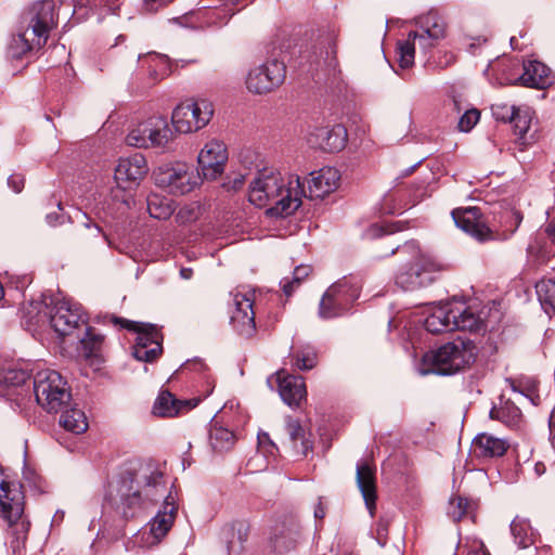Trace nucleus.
<instances>
[{"instance_id":"nucleus-1","label":"nucleus","mask_w":555,"mask_h":555,"mask_svg":"<svg viewBox=\"0 0 555 555\" xmlns=\"http://www.w3.org/2000/svg\"><path fill=\"white\" fill-rule=\"evenodd\" d=\"M134 481L138 489L125 499V503L129 507L143 505L146 502L153 503L160 498L165 499L163 508L158 511L146 527L138 531L132 538L134 545L149 548L157 545L167 535L175 522L178 506L171 492L166 494L164 474L154 465L141 466Z\"/></svg>"},{"instance_id":"nucleus-2","label":"nucleus","mask_w":555,"mask_h":555,"mask_svg":"<svg viewBox=\"0 0 555 555\" xmlns=\"http://www.w3.org/2000/svg\"><path fill=\"white\" fill-rule=\"evenodd\" d=\"M304 185L297 175H282L273 168L259 170L249 184L248 199L258 207H268L270 217L285 218L301 205Z\"/></svg>"},{"instance_id":"nucleus-3","label":"nucleus","mask_w":555,"mask_h":555,"mask_svg":"<svg viewBox=\"0 0 555 555\" xmlns=\"http://www.w3.org/2000/svg\"><path fill=\"white\" fill-rule=\"evenodd\" d=\"M455 224L479 242L506 241L519 228L522 221L520 211L506 208L494 216V224L490 228L482 219L477 207L457 208L452 211Z\"/></svg>"},{"instance_id":"nucleus-4","label":"nucleus","mask_w":555,"mask_h":555,"mask_svg":"<svg viewBox=\"0 0 555 555\" xmlns=\"http://www.w3.org/2000/svg\"><path fill=\"white\" fill-rule=\"evenodd\" d=\"M478 353L476 345L462 337L440 346L423 356L421 374L451 375L475 362Z\"/></svg>"},{"instance_id":"nucleus-5","label":"nucleus","mask_w":555,"mask_h":555,"mask_svg":"<svg viewBox=\"0 0 555 555\" xmlns=\"http://www.w3.org/2000/svg\"><path fill=\"white\" fill-rule=\"evenodd\" d=\"M400 254L409 257L396 274V283L402 289L414 291L430 285L436 274L442 270V266L431 256L424 253L418 243L410 241L396 248ZM395 249H391V254Z\"/></svg>"},{"instance_id":"nucleus-6","label":"nucleus","mask_w":555,"mask_h":555,"mask_svg":"<svg viewBox=\"0 0 555 555\" xmlns=\"http://www.w3.org/2000/svg\"><path fill=\"white\" fill-rule=\"evenodd\" d=\"M23 493L15 483L0 482V514L10 526L11 548L21 554L27 540L29 524L22 519L24 512Z\"/></svg>"},{"instance_id":"nucleus-7","label":"nucleus","mask_w":555,"mask_h":555,"mask_svg":"<svg viewBox=\"0 0 555 555\" xmlns=\"http://www.w3.org/2000/svg\"><path fill=\"white\" fill-rule=\"evenodd\" d=\"M36 401L48 412H59L72 398L66 380L54 370L38 371L34 377Z\"/></svg>"},{"instance_id":"nucleus-8","label":"nucleus","mask_w":555,"mask_h":555,"mask_svg":"<svg viewBox=\"0 0 555 555\" xmlns=\"http://www.w3.org/2000/svg\"><path fill=\"white\" fill-rule=\"evenodd\" d=\"M214 104L206 99L178 104L171 114V124L178 133L188 134L205 128L214 116Z\"/></svg>"},{"instance_id":"nucleus-9","label":"nucleus","mask_w":555,"mask_h":555,"mask_svg":"<svg viewBox=\"0 0 555 555\" xmlns=\"http://www.w3.org/2000/svg\"><path fill=\"white\" fill-rule=\"evenodd\" d=\"M360 296V285L352 279L344 278L332 284L323 294L319 305L322 319H333L349 311Z\"/></svg>"},{"instance_id":"nucleus-10","label":"nucleus","mask_w":555,"mask_h":555,"mask_svg":"<svg viewBox=\"0 0 555 555\" xmlns=\"http://www.w3.org/2000/svg\"><path fill=\"white\" fill-rule=\"evenodd\" d=\"M173 132L164 116H153L138 124L127 134L126 142L138 149H164L172 140Z\"/></svg>"},{"instance_id":"nucleus-11","label":"nucleus","mask_w":555,"mask_h":555,"mask_svg":"<svg viewBox=\"0 0 555 555\" xmlns=\"http://www.w3.org/2000/svg\"><path fill=\"white\" fill-rule=\"evenodd\" d=\"M154 176L156 184L173 195H184L202 182L199 171L185 163L160 166Z\"/></svg>"},{"instance_id":"nucleus-12","label":"nucleus","mask_w":555,"mask_h":555,"mask_svg":"<svg viewBox=\"0 0 555 555\" xmlns=\"http://www.w3.org/2000/svg\"><path fill=\"white\" fill-rule=\"evenodd\" d=\"M114 323L134 331L138 336L133 346V357L143 362L155 361L163 351V335L156 325L150 323L132 322L119 318H113Z\"/></svg>"},{"instance_id":"nucleus-13","label":"nucleus","mask_w":555,"mask_h":555,"mask_svg":"<svg viewBox=\"0 0 555 555\" xmlns=\"http://www.w3.org/2000/svg\"><path fill=\"white\" fill-rule=\"evenodd\" d=\"M26 30L34 35L38 48L46 44L50 31L56 26L54 0L35 2L23 16Z\"/></svg>"},{"instance_id":"nucleus-14","label":"nucleus","mask_w":555,"mask_h":555,"mask_svg":"<svg viewBox=\"0 0 555 555\" xmlns=\"http://www.w3.org/2000/svg\"><path fill=\"white\" fill-rule=\"evenodd\" d=\"M286 76V66L276 59L253 67L246 77V88L255 94L271 92L280 87Z\"/></svg>"},{"instance_id":"nucleus-15","label":"nucleus","mask_w":555,"mask_h":555,"mask_svg":"<svg viewBox=\"0 0 555 555\" xmlns=\"http://www.w3.org/2000/svg\"><path fill=\"white\" fill-rule=\"evenodd\" d=\"M50 325L60 336H70L88 324L87 315L79 304L68 299L60 300L50 312Z\"/></svg>"},{"instance_id":"nucleus-16","label":"nucleus","mask_w":555,"mask_h":555,"mask_svg":"<svg viewBox=\"0 0 555 555\" xmlns=\"http://www.w3.org/2000/svg\"><path fill=\"white\" fill-rule=\"evenodd\" d=\"M232 296L233 309L231 310L230 323L238 335L248 338L256 331L253 309L254 294L236 292Z\"/></svg>"},{"instance_id":"nucleus-17","label":"nucleus","mask_w":555,"mask_h":555,"mask_svg":"<svg viewBox=\"0 0 555 555\" xmlns=\"http://www.w3.org/2000/svg\"><path fill=\"white\" fill-rule=\"evenodd\" d=\"M227 160V146L218 139L209 140L197 156L203 177L208 180H216L223 173Z\"/></svg>"},{"instance_id":"nucleus-18","label":"nucleus","mask_w":555,"mask_h":555,"mask_svg":"<svg viewBox=\"0 0 555 555\" xmlns=\"http://www.w3.org/2000/svg\"><path fill=\"white\" fill-rule=\"evenodd\" d=\"M149 171L145 157L135 153L129 157L120 158L114 173L117 186L121 190H131L137 186Z\"/></svg>"},{"instance_id":"nucleus-19","label":"nucleus","mask_w":555,"mask_h":555,"mask_svg":"<svg viewBox=\"0 0 555 555\" xmlns=\"http://www.w3.org/2000/svg\"><path fill=\"white\" fill-rule=\"evenodd\" d=\"M347 130L343 125L317 128L309 135V143L326 152H339L347 143Z\"/></svg>"},{"instance_id":"nucleus-20","label":"nucleus","mask_w":555,"mask_h":555,"mask_svg":"<svg viewBox=\"0 0 555 555\" xmlns=\"http://www.w3.org/2000/svg\"><path fill=\"white\" fill-rule=\"evenodd\" d=\"M339 173L335 168L324 167L313 171L308 180V193L305 192L304 196L310 199L323 198L337 189Z\"/></svg>"},{"instance_id":"nucleus-21","label":"nucleus","mask_w":555,"mask_h":555,"mask_svg":"<svg viewBox=\"0 0 555 555\" xmlns=\"http://www.w3.org/2000/svg\"><path fill=\"white\" fill-rule=\"evenodd\" d=\"M357 486L363 496L365 506L371 517H374L376 511V476L375 468L366 462L357 464Z\"/></svg>"},{"instance_id":"nucleus-22","label":"nucleus","mask_w":555,"mask_h":555,"mask_svg":"<svg viewBox=\"0 0 555 555\" xmlns=\"http://www.w3.org/2000/svg\"><path fill=\"white\" fill-rule=\"evenodd\" d=\"M278 384L282 400L291 408L299 406L300 401L306 399V384L301 376H282V373H278Z\"/></svg>"},{"instance_id":"nucleus-23","label":"nucleus","mask_w":555,"mask_h":555,"mask_svg":"<svg viewBox=\"0 0 555 555\" xmlns=\"http://www.w3.org/2000/svg\"><path fill=\"white\" fill-rule=\"evenodd\" d=\"M517 80L521 86L535 89H545L553 83L551 69L535 60L524 63V73Z\"/></svg>"},{"instance_id":"nucleus-24","label":"nucleus","mask_w":555,"mask_h":555,"mask_svg":"<svg viewBox=\"0 0 555 555\" xmlns=\"http://www.w3.org/2000/svg\"><path fill=\"white\" fill-rule=\"evenodd\" d=\"M472 447L477 457L492 459L503 456L509 444L505 439L482 433L474 438Z\"/></svg>"},{"instance_id":"nucleus-25","label":"nucleus","mask_w":555,"mask_h":555,"mask_svg":"<svg viewBox=\"0 0 555 555\" xmlns=\"http://www.w3.org/2000/svg\"><path fill=\"white\" fill-rule=\"evenodd\" d=\"M416 41L422 49L426 50L433 47L436 40L428 38L424 33L410 31L406 40L399 41L397 47L401 68H409L414 64Z\"/></svg>"},{"instance_id":"nucleus-26","label":"nucleus","mask_w":555,"mask_h":555,"mask_svg":"<svg viewBox=\"0 0 555 555\" xmlns=\"http://www.w3.org/2000/svg\"><path fill=\"white\" fill-rule=\"evenodd\" d=\"M196 405L190 400H178L167 390L162 391L153 405V413L160 417H175L183 411H190Z\"/></svg>"},{"instance_id":"nucleus-27","label":"nucleus","mask_w":555,"mask_h":555,"mask_svg":"<svg viewBox=\"0 0 555 555\" xmlns=\"http://www.w3.org/2000/svg\"><path fill=\"white\" fill-rule=\"evenodd\" d=\"M300 537V530L296 524H282L274 529L270 538L273 550L278 553H285L293 550Z\"/></svg>"},{"instance_id":"nucleus-28","label":"nucleus","mask_w":555,"mask_h":555,"mask_svg":"<svg viewBox=\"0 0 555 555\" xmlns=\"http://www.w3.org/2000/svg\"><path fill=\"white\" fill-rule=\"evenodd\" d=\"M452 312L453 304H444L435 308L425 320V328L433 334L452 332Z\"/></svg>"},{"instance_id":"nucleus-29","label":"nucleus","mask_w":555,"mask_h":555,"mask_svg":"<svg viewBox=\"0 0 555 555\" xmlns=\"http://www.w3.org/2000/svg\"><path fill=\"white\" fill-rule=\"evenodd\" d=\"M453 331H479L482 326V320L470 308L464 305H453L452 312Z\"/></svg>"},{"instance_id":"nucleus-30","label":"nucleus","mask_w":555,"mask_h":555,"mask_svg":"<svg viewBox=\"0 0 555 555\" xmlns=\"http://www.w3.org/2000/svg\"><path fill=\"white\" fill-rule=\"evenodd\" d=\"M490 417L513 427L519 423L521 411L512 400L501 397L500 405L491 409Z\"/></svg>"},{"instance_id":"nucleus-31","label":"nucleus","mask_w":555,"mask_h":555,"mask_svg":"<svg viewBox=\"0 0 555 555\" xmlns=\"http://www.w3.org/2000/svg\"><path fill=\"white\" fill-rule=\"evenodd\" d=\"M236 437L233 431L218 425L217 422L211 423L209 429V443L214 451H229L235 443Z\"/></svg>"},{"instance_id":"nucleus-32","label":"nucleus","mask_w":555,"mask_h":555,"mask_svg":"<svg viewBox=\"0 0 555 555\" xmlns=\"http://www.w3.org/2000/svg\"><path fill=\"white\" fill-rule=\"evenodd\" d=\"M511 532L514 542L520 548H529L535 543V532L530 522L526 519L516 517L511 524Z\"/></svg>"},{"instance_id":"nucleus-33","label":"nucleus","mask_w":555,"mask_h":555,"mask_svg":"<svg viewBox=\"0 0 555 555\" xmlns=\"http://www.w3.org/2000/svg\"><path fill=\"white\" fill-rule=\"evenodd\" d=\"M60 425L67 431L80 435L88 429V421L82 410L70 408L60 417Z\"/></svg>"},{"instance_id":"nucleus-34","label":"nucleus","mask_w":555,"mask_h":555,"mask_svg":"<svg viewBox=\"0 0 555 555\" xmlns=\"http://www.w3.org/2000/svg\"><path fill=\"white\" fill-rule=\"evenodd\" d=\"M35 47H38V44L34 40V35L25 29L23 33L12 37L8 46V56L16 60L22 59Z\"/></svg>"},{"instance_id":"nucleus-35","label":"nucleus","mask_w":555,"mask_h":555,"mask_svg":"<svg viewBox=\"0 0 555 555\" xmlns=\"http://www.w3.org/2000/svg\"><path fill=\"white\" fill-rule=\"evenodd\" d=\"M146 203L147 211L154 219L166 220L175 210L171 199L157 194L149 195Z\"/></svg>"},{"instance_id":"nucleus-36","label":"nucleus","mask_w":555,"mask_h":555,"mask_svg":"<svg viewBox=\"0 0 555 555\" xmlns=\"http://www.w3.org/2000/svg\"><path fill=\"white\" fill-rule=\"evenodd\" d=\"M76 337L81 344L83 356L86 358H92L98 354L103 343L102 335L95 333L92 328L86 325L83 327V335L80 336L77 334Z\"/></svg>"},{"instance_id":"nucleus-37","label":"nucleus","mask_w":555,"mask_h":555,"mask_svg":"<svg viewBox=\"0 0 555 555\" xmlns=\"http://www.w3.org/2000/svg\"><path fill=\"white\" fill-rule=\"evenodd\" d=\"M311 273V267L307 264L297 266L292 276H286L281 280L280 285L286 297H291L296 288H298L301 282L309 276Z\"/></svg>"},{"instance_id":"nucleus-38","label":"nucleus","mask_w":555,"mask_h":555,"mask_svg":"<svg viewBox=\"0 0 555 555\" xmlns=\"http://www.w3.org/2000/svg\"><path fill=\"white\" fill-rule=\"evenodd\" d=\"M29 378L25 370L16 367H3L0 370V385L4 387H17Z\"/></svg>"},{"instance_id":"nucleus-39","label":"nucleus","mask_w":555,"mask_h":555,"mask_svg":"<svg viewBox=\"0 0 555 555\" xmlns=\"http://www.w3.org/2000/svg\"><path fill=\"white\" fill-rule=\"evenodd\" d=\"M535 293L545 308L553 309L555 306V281L554 280H541L535 284Z\"/></svg>"},{"instance_id":"nucleus-40","label":"nucleus","mask_w":555,"mask_h":555,"mask_svg":"<svg viewBox=\"0 0 555 555\" xmlns=\"http://www.w3.org/2000/svg\"><path fill=\"white\" fill-rule=\"evenodd\" d=\"M422 33L427 35L428 38L437 41L444 37L446 24L440 17L436 15H428L422 23Z\"/></svg>"},{"instance_id":"nucleus-41","label":"nucleus","mask_w":555,"mask_h":555,"mask_svg":"<svg viewBox=\"0 0 555 555\" xmlns=\"http://www.w3.org/2000/svg\"><path fill=\"white\" fill-rule=\"evenodd\" d=\"M293 358L295 360L294 365L301 371L313 369L318 362L317 352L311 347H305L295 351Z\"/></svg>"},{"instance_id":"nucleus-42","label":"nucleus","mask_w":555,"mask_h":555,"mask_svg":"<svg viewBox=\"0 0 555 555\" xmlns=\"http://www.w3.org/2000/svg\"><path fill=\"white\" fill-rule=\"evenodd\" d=\"M531 119L532 113L529 108H517L511 122L514 125L515 134H517L519 139H525L530 128Z\"/></svg>"},{"instance_id":"nucleus-43","label":"nucleus","mask_w":555,"mask_h":555,"mask_svg":"<svg viewBox=\"0 0 555 555\" xmlns=\"http://www.w3.org/2000/svg\"><path fill=\"white\" fill-rule=\"evenodd\" d=\"M517 108L515 105L500 102L491 106V112L498 121L511 122Z\"/></svg>"},{"instance_id":"nucleus-44","label":"nucleus","mask_w":555,"mask_h":555,"mask_svg":"<svg viewBox=\"0 0 555 555\" xmlns=\"http://www.w3.org/2000/svg\"><path fill=\"white\" fill-rule=\"evenodd\" d=\"M468 502L466 499L456 496L449 502L448 514L454 520L459 521L467 512Z\"/></svg>"},{"instance_id":"nucleus-45","label":"nucleus","mask_w":555,"mask_h":555,"mask_svg":"<svg viewBox=\"0 0 555 555\" xmlns=\"http://www.w3.org/2000/svg\"><path fill=\"white\" fill-rule=\"evenodd\" d=\"M480 113L478 109L473 108L466 111L459 120V129L463 132L470 131L479 120Z\"/></svg>"},{"instance_id":"nucleus-46","label":"nucleus","mask_w":555,"mask_h":555,"mask_svg":"<svg viewBox=\"0 0 555 555\" xmlns=\"http://www.w3.org/2000/svg\"><path fill=\"white\" fill-rule=\"evenodd\" d=\"M196 209L195 208H192V207H182L177 216H176V219L179 223H186V222H190L192 220H195L196 219Z\"/></svg>"},{"instance_id":"nucleus-47","label":"nucleus","mask_w":555,"mask_h":555,"mask_svg":"<svg viewBox=\"0 0 555 555\" xmlns=\"http://www.w3.org/2000/svg\"><path fill=\"white\" fill-rule=\"evenodd\" d=\"M231 530L237 534V539L241 543L245 542L248 537V525L244 521H236L231 526Z\"/></svg>"},{"instance_id":"nucleus-48","label":"nucleus","mask_w":555,"mask_h":555,"mask_svg":"<svg viewBox=\"0 0 555 555\" xmlns=\"http://www.w3.org/2000/svg\"><path fill=\"white\" fill-rule=\"evenodd\" d=\"M287 430L293 442L301 438L304 434V429L297 421H289L287 423Z\"/></svg>"},{"instance_id":"nucleus-49","label":"nucleus","mask_w":555,"mask_h":555,"mask_svg":"<svg viewBox=\"0 0 555 555\" xmlns=\"http://www.w3.org/2000/svg\"><path fill=\"white\" fill-rule=\"evenodd\" d=\"M388 530V520L385 518H380L377 522L376 528V539L379 544L384 545Z\"/></svg>"},{"instance_id":"nucleus-50","label":"nucleus","mask_w":555,"mask_h":555,"mask_svg":"<svg viewBox=\"0 0 555 555\" xmlns=\"http://www.w3.org/2000/svg\"><path fill=\"white\" fill-rule=\"evenodd\" d=\"M8 184L15 193H20L24 188V177L21 175H11Z\"/></svg>"},{"instance_id":"nucleus-51","label":"nucleus","mask_w":555,"mask_h":555,"mask_svg":"<svg viewBox=\"0 0 555 555\" xmlns=\"http://www.w3.org/2000/svg\"><path fill=\"white\" fill-rule=\"evenodd\" d=\"M395 230L391 227H387V229H384L383 227H378L377 224L371 225L367 229L366 235L371 238H375L378 236H382L384 233H393Z\"/></svg>"},{"instance_id":"nucleus-52","label":"nucleus","mask_w":555,"mask_h":555,"mask_svg":"<svg viewBox=\"0 0 555 555\" xmlns=\"http://www.w3.org/2000/svg\"><path fill=\"white\" fill-rule=\"evenodd\" d=\"M182 369L201 372L205 369V363L199 359L189 360L183 364Z\"/></svg>"},{"instance_id":"nucleus-53","label":"nucleus","mask_w":555,"mask_h":555,"mask_svg":"<svg viewBox=\"0 0 555 555\" xmlns=\"http://www.w3.org/2000/svg\"><path fill=\"white\" fill-rule=\"evenodd\" d=\"M313 515H314V518L319 519V520H322L326 515V507L324 506L321 496L318 499V503L314 507Z\"/></svg>"},{"instance_id":"nucleus-54","label":"nucleus","mask_w":555,"mask_h":555,"mask_svg":"<svg viewBox=\"0 0 555 555\" xmlns=\"http://www.w3.org/2000/svg\"><path fill=\"white\" fill-rule=\"evenodd\" d=\"M548 427H550L551 437H552L553 441L555 442V409L552 411V413L550 415Z\"/></svg>"},{"instance_id":"nucleus-55","label":"nucleus","mask_w":555,"mask_h":555,"mask_svg":"<svg viewBox=\"0 0 555 555\" xmlns=\"http://www.w3.org/2000/svg\"><path fill=\"white\" fill-rule=\"evenodd\" d=\"M180 276L183 280H190L193 276V270L191 268H181L180 269Z\"/></svg>"},{"instance_id":"nucleus-56","label":"nucleus","mask_w":555,"mask_h":555,"mask_svg":"<svg viewBox=\"0 0 555 555\" xmlns=\"http://www.w3.org/2000/svg\"><path fill=\"white\" fill-rule=\"evenodd\" d=\"M546 232L555 241V219L547 224Z\"/></svg>"},{"instance_id":"nucleus-57","label":"nucleus","mask_w":555,"mask_h":555,"mask_svg":"<svg viewBox=\"0 0 555 555\" xmlns=\"http://www.w3.org/2000/svg\"><path fill=\"white\" fill-rule=\"evenodd\" d=\"M149 56L153 57V59H157V60H159L163 63H167V56L166 55H160V54H157V53H149Z\"/></svg>"},{"instance_id":"nucleus-58","label":"nucleus","mask_w":555,"mask_h":555,"mask_svg":"<svg viewBox=\"0 0 555 555\" xmlns=\"http://www.w3.org/2000/svg\"><path fill=\"white\" fill-rule=\"evenodd\" d=\"M543 469H544L543 464H537L535 465V470H537L538 474H541Z\"/></svg>"},{"instance_id":"nucleus-59","label":"nucleus","mask_w":555,"mask_h":555,"mask_svg":"<svg viewBox=\"0 0 555 555\" xmlns=\"http://www.w3.org/2000/svg\"><path fill=\"white\" fill-rule=\"evenodd\" d=\"M332 53L334 54L335 53V43L333 42V47H332Z\"/></svg>"},{"instance_id":"nucleus-60","label":"nucleus","mask_w":555,"mask_h":555,"mask_svg":"<svg viewBox=\"0 0 555 555\" xmlns=\"http://www.w3.org/2000/svg\"><path fill=\"white\" fill-rule=\"evenodd\" d=\"M94 227H95L96 232L101 231V229L98 225H94Z\"/></svg>"},{"instance_id":"nucleus-61","label":"nucleus","mask_w":555,"mask_h":555,"mask_svg":"<svg viewBox=\"0 0 555 555\" xmlns=\"http://www.w3.org/2000/svg\"><path fill=\"white\" fill-rule=\"evenodd\" d=\"M1 481H5V480L3 479L2 475L0 474V482Z\"/></svg>"},{"instance_id":"nucleus-62","label":"nucleus","mask_w":555,"mask_h":555,"mask_svg":"<svg viewBox=\"0 0 555 555\" xmlns=\"http://www.w3.org/2000/svg\"><path fill=\"white\" fill-rule=\"evenodd\" d=\"M141 59V54H137V60L139 61Z\"/></svg>"},{"instance_id":"nucleus-63","label":"nucleus","mask_w":555,"mask_h":555,"mask_svg":"<svg viewBox=\"0 0 555 555\" xmlns=\"http://www.w3.org/2000/svg\"><path fill=\"white\" fill-rule=\"evenodd\" d=\"M552 310L555 312V306L553 307V309H552Z\"/></svg>"}]
</instances>
